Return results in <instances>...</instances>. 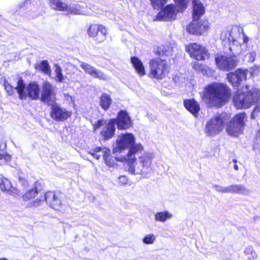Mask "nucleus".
Listing matches in <instances>:
<instances>
[{
	"mask_svg": "<svg viewBox=\"0 0 260 260\" xmlns=\"http://www.w3.org/2000/svg\"><path fill=\"white\" fill-rule=\"evenodd\" d=\"M126 149L128 151L126 156L125 170L133 175L146 176L151 170L153 154L145 153L139 156L137 159L136 155L142 151L144 147L141 143H136L135 137L132 133H126L118 136L113 152L121 153Z\"/></svg>",
	"mask_w": 260,
	"mask_h": 260,
	"instance_id": "1",
	"label": "nucleus"
},
{
	"mask_svg": "<svg viewBox=\"0 0 260 260\" xmlns=\"http://www.w3.org/2000/svg\"><path fill=\"white\" fill-rule=\"evenodd\" d=\"M230 95V89L226 84L213 82L205 88L202 99L209 107H220L226 103Z\"/></svg>",
	"mask_w": 260,
	"mask_h": 260,
	"instance_id": "2",
	"label": "nucleus"
},
{
	"mask_svg": "<svg viewBox=\"0 0 260 260\" xmlns=\"http://www.w3.org/2000/svg\"><path fill=\"white\" fill-rule=\"evenodd\" d=\"M233 102L238 109L248 108L252 105L255 107L251 113V118H255V114L260 112V92L257 88H253L247 92L240 93L239 91L234 95Z\"/></svg>",
	"mask_w": 260,
	"mask_h": 260,
	"instance_id": "3",
	"label": "nucleus"
},
{
	"mask_svg": "<svg viewBox=\"0 0 260 260\" xmlns=\"http://www.w3.org/2000/svg\"><path fill=\"white\" fill-rule=\"evenodd\" d=\"M176 5L171 4L162 7L156 16L159 21H170L175 20L179 12H182L187 8L189 0H173Z\"/></svg>",
	"mask_w": 260,
	"mask_h": 260,
	"instance_id": "4",
	"label": "nucleus"
},
{
	"mask_svg": "<svg viewBox=\"0 0 260 260\" xmlns=\"http://www.w3.org/2000/svg\"><path fill=\"white\" fill-rule=\"evenodd\" d=\"M16 89L21 100H26L27 98L36 100L39 97L40 88L36 82H31L26 86L23 80L19 79Z\"/></svg>",
	"mask_w": 260,
	"mask_h": 260,
	"instance_id": "5",
	"label": "nucleus"
},
{
	"mask_svg": "<svg viewBox=\"0 0 260 260\" xmlns=\"http://www.w3.org/2000/svg\"><path fill=\"white\" fill-rule=\"evenodd\" d=\"M247 116L245 112L235 115L226 124L228 134L233 137H238L241 134L245 126Z\"/></svg>",
	"mask_w": 260,
	"mask_h": 260,
	"instance_id": "6",
	"label": "nucleus"
},
{
	"mask_svg": "<svg viewBox=\"0 0 260 260\" xmlns=\"http://www.w3.org/2000/svg\"><path fill=\"white\" fill-rule=\"evenodd\" d=\"M231 48L232 46H240V44L234 39H231ZM231 53L222 51L216 53L214 55V59L216 65H237L239 61L238 57L233 52Z\"/></svg>",
	"mask_w": 260,
	"mask_h": 260,
	"instance_id": "7",
	"label": "nucleus"
},
{
	"mask_svg": "<svg viewBox=\"0 0 260 260\" xmlns=\"http://www.w3.org/2000/svg\"><path fill=\"white\" fill-rule=\"evenodd\" d=\"M228 118L225 114H219L209 119L206 123L205 133L208 136L220 133L223 128Z\"/></svg>",
	"mask_w": 260,
	"mask_h": 260,
	"instance_id": "8",
	"label": "nucleus"
},
{
	"mask_svg": "<svg viewBox=\"0 0 260 260\" xmlns=\"http://www.w3.org/2000/svg\"><path fill=\"white\" fill-rule=\"evenodd\" d=\"M94 131L103 127L100 131V135L105 140H108L114 137L115 133V124L114 120L110 119L108 120L104 119H99L93 124Z\"/></svg>",
	"mask_w": 260,
	"mask_h": 260,
	"instance_id": "9",
	"label": "nucleus"
},
{
	"mask_svg": "<svg viewBox=\"0 0 260 260\" xmlns=\"http://www.w3.org/2000/svg\"><path fill=\"white\" fill-rule=\"evenodd\" d=\"M50 6L54 9L66 11L74 15H85V8L79 4H72L69 5L62 2L60 0H49Z\"/></svg>",
	"mask_w": 260,
	"mask_h": 260,
	"instance_id": "10",
	"label": "nucleus"
},
{
	"mask_svg": "<svg viewBox=\"0 0 260 260\" xmlns=\"http://www.w3.org/2000/svg\"><path fill=\"white\" fill-rule=\"evenodd\" d=\"M185 50L191 57L198 61H205L209 58L208 50L206 47L197 43H190L186 45Z\"/></svg>",
	"mask_w": 260,
	"mask_h": 260,
	"instance_id": "11",
	"label": "nucleus"
},
{
	"mask_svg": "<svg viewBox=\"0 0 260 260\" xmlns=\"http://www.w3.org/2000/svg\"><path fill=\"white\" fill-rule=\"evenodd\" d=\"M112 119L114 120V123L119 130H126L133 126V121L126 110H120L116 118Z\"/></svg>",
	"mask_w": 260,
	"mask_h": 260,
	"instance_id": "12",
	"label": "nucleus"
},
{
	"mask_svg": "<svg viewBox=\"0 0 260 260\" xmlns=\"http://www.w3.org/2000/svg\"><path fill=\"white\" fill-rule=\"evenodd\" d=\"M50 105L51 106L50 117L53 120L56 121H63L70 117V113L55 102Z\"/></svg>",
	"mask_w": 260,
	"mask_h": 260,
	"instance_id": "13",
	"label": "nucleus"
},
{
	"mask_svg": "<svg viewBox=\"0 0 260 260\" xmlns=\"http://www.w3.org/2000/svg\"><path fill=\"white\" fill-rule=\"evenodd\" d=\"M54 87L48 82L45 81L42 85V92L41 100L42 102L50 105L55 103V93Z\"/></svg>",
	"mask_w": 260,
	"mask_h": 260,
	"instance_id": "14",
	"label": "nucleus"
},
{
	"mask_svg": "<svg viewBox=\"0 0 260 260\" xmlns=\"http://www.w3.org/2000/svg\"><path fill=\"white\" fill-rule=\"evenodd\" d=\"M209 23L206 21H194L186 26L187 31L193 35H201L207 31Z\"/></svg>",
	"mask_w": 260,
	"mask_h": 260,
	"instance_id": "15",
	"label": "nucleus"
},
{
	"mask_svg": "<svg viewBox=\"0 0 260 260\" xmlns=\"http://www.w3.org/2000/svg\"><path fill=\"white\" fill-rule=\"evenodd\" d=\"M154 52L158 57L151 59L149 65H167L166 57L169 55V50L165 46L160 45L154 49Z\"/></svg>",
	"mask_w": 260,
	"mask_h": 260,
	"instance_id": "16",
	"label": "nucleus"
},
{
	"mask_svg": "<svg viewBox=\"0 0 260 260\" xmlns=\"http://www.w3.org/2000/svg\"><path fill=\"white\" fill-rule=\"evenodd\" d=\"M247 70L238 69L235 72H231L227 75L229 82L234 87H238L240 83L246 79Z\"/></svg>",
	"mask_w": 260,
	"mask_h": 260,
	"instance_id": "17",
	"label": "nucleus"
},
{
	"mask_svg": "<svg viewBox=\"0 0 260 260\" xmlns=\"http://www.w3.org/2000/svg\"><path fill=\"white\" fill-rule=\"evenodd\" d=\"M101 152L103 154L105 162L107 165V166L112 167L114 162V160L111 158V151L109 149L105 147L102 148L100 147H97L93 149L92 151H91L89 153L95 158L99 159L101 156V154H99V153Z\"/></svg>",
	"mask_w": 260,
	"mask_h": 260,
	"instance_id": "18",
	"label": "nucleus"
},
{
	"mask_svg": "<svg viewBox=\"0 0 260 260\" xmlns=\"http://www.w3.org/2000/svg\"><path fill=\"white\" fill-rule=\"evenodd\" d=\"M47 204L52 208L57 210L61 205V202L53 191H48L43 198Z\"/></svg>",
	"mask_w": 260,
	"mask_h": 260,
	"instance_id": "19",
	"label": "nucleus"
},
{
	"mask_svg": "<svg viewBox=\"0 0 260 260\" xmlns=\"http://www.w3.org/2000/svg\"><path fill=\"white\" fill-rule=\"evenodd\" d=\"M0 188L2 190L7 191L13 195H18L19 193V191L12 185L10 180L2 174H0Z\"/></svg>",
	"mask_w": 260,
	"mask_h": 260,
	"instance_id": "20",
	"label": "nucleus"
},
{
	"mask_svg": "<svg viewBox=\"0 0 260 260\" xmlns=\"http://www.w3.org/2000/svg\"><path fill=\"white\" fill-rule=\"evenodd\" d=\"M166 66H150V76L157 79H162L168 73Z\"/></svg>",
	"mask_w": 260,
	"mask_h": 260,
	"instance_id": "21",
	"label": "nucleus"
},
{
	"mask_svg": "<svg viewBox=\"0 0 260 260\" xmlns=\"http://www.w3.org/2000/svg\"><path fill=\"white\" fill-rule=\"evenodd\" d=\"M193 10L192 18L193 20L198 21L200 17L205 13V8L202 3L199 0H192Z\"/></svg>",
	"mask_w": 260,
	"mask_h": 260,
	"instance_id": "22",
	"label": "nucleus"
},
{
	"mask_svg": "<svg viewBox=\"0 0 260 260\" xmlns=\"http://www.w3.org/2000/svg\"><path fill=\"white\" fill-rule=\"evenodd\" d=\"M185 108L194 116L197 117L200 110L199 103L194 99L184 100L183 102Z\"/></svg>",
	"mask_w": 260,
	"mask_h": 260,
	"instance_id": "23",
	"label": "nucleus"
},
{
	"mask_svg": "<svg viewBox=\"0 0 260 260\" xmlns=\"http://www.w3.org/2000/svg\"><path fill=\"white\" fill-rule=\"evenodd\" d=\"M85 72L88 74H90L94 78H97L100 79L107 80L108 79L106 75L102 72L97 70L92 66H81Z\"/></svg>",
	"mask_w": 260,
	"mask_h": 260,
	"instance_id": "24",
	"label": "nucleus"
},
{
	"mask_svg": "<svg viewBox=\"0 0 260 260\" xmlns=\"http://www.w3.org/2000/svg\"><path fill=\"white\" fill-rule=\"evenodd\" d=\"M99 101L100 105L104 111H107L109 109L112 102L110 96L106 93L102 94Z\"/></svg>",
	"mask_w": 260,
	"mask_h": 260,
	"instance_id": "25",
	"label": "nucleus"
},
{
	"mask_svg": "<svg viewBox=\"0 0 260 260\" xmlns=\"http://www.w3.org/2000/svg\"><path fill=\"white\" fill-rule=\"evenodd\" d=\"M32 2V0H25L23 2L20 3L18 5V7L21 9L26 8V9H28L27 14L26 16L28 17L29 19H34L36 17L38 14L31 15L30 13V11L33 8H34V6H31V4Z\"/></svg>",
	"mask_w": 260,
	"mask_h": 260,
	"instance_id": "26",
	"label": "nucleus"
},
{
	"mask_svg": "<svg viewBox=\"0 0 260 260\" xmlns=\"http://www.w3.org/2000/svg\"><path fill=\"white\" fill-rule=\"evenodd\" d=\"M154 217L155 221L165 222L168 219H171L172 217V215L169 212L165 211L157 212L155 214Z\"/></svg>",
	"mask_w": 260,
	"mask_h": 260,
	"instance_id": "27",
	"label": "nucleus"
},
{
	"mask_svg": "<svg viewBox=\"0 0 260 260\" xmlns=\"http://www.w3.org/2000/svg\"><path fill=\"white\" fill-rule=\"evenodd\" d=\"M220 37L223 42L229 43L230 46L229 50L232 52V48L231 46V39L233 37L232 36L231 31L229 29L223 30L221 34Z\"/></svg>",
	"mask_w": 260,
	"mask_h": 260,
	"instance_id": "28",
	"label": "nucleus"
},
{
	"mask_svg": "<svg viewBox=\"0 0 260 260\" xmlns=\"http://www.w3.org/2000/svg\"><path fill=\"white\" fill-rule=\"evenodd\" d=\"M37 184L38 183L36 182L35 185V187L32 188L27 191L23 196V199L24 201H26L32 198L36 197V196L38 194V190H37Z\"/></svg>",
	"mask_w": 260,
	"mask_h": 260,
	"instance_id": "29",
	"label": "nucleus"
},
{
	"mask_svg": "<svg viewBox=\"0 0 260 260\" xmlns=\"http://www.w3.org/2000/svg\"><path fill=\"white\" fill-rule=\"evenodd\" d=\"M244 253L247 256L248 260H254L257 257L256 252L251 246L247 247L245 249Z\"/></svg>",
	"mask_w": 260,
	"mask_h": 260,
	"instance_id": "30",
	"label": "nucleus"
},
{
	"mask_svg": "<svg viewBox=\"0 0 260 260\" xmlns=\"http://www.w3.org/2000/svg\"><path fill=\"white\" fill-rule=\"evenodd\" d=\"M253 149L260 154V131L256 133L253 141Z\"/></svg>",
	"mask_w": 260,
	"mask_h": 260,
	"instance_id": "31",
	"label": "nucleus"
},
{
	"mask_svg": "<svg viewBox=\"0 0 260 260\" xmlns=\"http://www.w3.org/2000/svg\"><path fill=\"white\" fill-rule=\"evenodd\" d=\"M99 30V26L98 24L91 25L88 29V34L90 37H94L98 35Z\"/></svg>",
	"mask_w": 260,
	"mask_h": 260,
	"instance_id": "32",
	"label": "nucleus"
},
{
	"mask_svg": "<svg viewBox=\"0 0 260 260\" xmlns=\"http://www.w3.org/2000/svg\"><path fill=\"white\" fill-rule=\"evenodd\" d=\"M156 240V237L153 234H148L143 238V242L145 244H152Z\"/></svg>",
	"mask_w": 260,
	"mask_h": 260,
	"instance_id": "33",
	"label": "nucleus"
},
{
	"mask_svg": "<svg viewBox=\"0 0 260 260\" xmlns=\"http://www.w3.org/2000/svg\"><path fill=\"white\" fill-rule=\"evenodd\" d=\"M4 86L8 95H12L14 93V90H16V87L14 88L6 80L4 81Z\"/></svg>",
	"mask_w": 260,
	"mask_h": 260,
	"instance_id": "34",
	"label": "nucleus"
},
{
	"mask_svg": "<svg viewBox=\"0 0 260 260\" xmlns=\"http://www.w3.org/2000/svg\"><path fill=\"white\" fill-rule=\"evenodd\" d=\"M199 67L204 75L210 77L213 76V71L209 69V66H197Z\"/></svg>",
	"mask_w": 260,
	"mask_h": 260,
	"instance_id": "35",
	"label": "nucleus"
},
{
	"mask_svg": "<svg viewBox=\"0 0 260 260\" xmlns=\"http://www.w3.org/2000/svg\"><path fill=\"white\" fill-rule=\"evenodd\" d=\"M150 2L154 8H155L162 7L167 3V0H150Z\"/></svg>",
	"mask_w": 260,
	"mask_h": 260,
	"instance_id": "36",
	"label": "nucleus"
},
{
	"mask_svg": "<svg viewBox=\"0 0 260 260\" xmlns=\"http://www.w3.org/2000/svg\"><path fill=\"white\" fill-rule=\"evenodd\" d=\"M237 190L238 194L245 195L249 193L248 190L242 184H237Z\"/></svg>",
	"mask_w": 260,
	"mask_h": 260,
	"instance_id": "37",
	"label": "nucleus"
},
{
	"mask_svg": "<svg viewBox=\"0 0 260 260\" xmlns=\"http://www.w3.org/2000/svg\"><path fill=\"white\" fill-rule=\"evenodd\" d=\"M55 72L56 74V77L57 78V81L59 82H62L63 80V77L62 74L61 73V70L60 68V66H55Z\"/></svg>",
	"mask_w": 260,
	"mask_h": 260,
	"instance_id": "38",
	"label": "nucleus"
},
{
	"mask_svg": "<svg viewBox=\"0 0 260 260\" xmlns=\"http://www.w3.org/2000/svg\"><path fill=\"white\" fill-rule=\"evenodd\" d=\"M213 187L218 192L228 193V186L224 187L217 184H213Z\"/></svg>",
	"mask_w": 260,
	"mask_h": 260,
	"instance_id": "39",
	"label": "nucleus"
},
{
	"mask_svg": "<svg viewBox=\"0 0 260 260\" xmlns=\"http://www.w3.org/2000/svg\"><path fill=\"white\" fill-rule=\"evenodd\" d=\"M256 56V53L255 51L251 52L248 53L246 56V59L247 58L249 63H252L254 60Z\"/></svg>",
	"mask_w": 260,
	"mask_h": 260,
	"instance_id": "40",
	"label": "nucleus"
},
{
	"mask_svg": "<svg viewBox=\"0 0 260 260\" xmlns=\"http://www.w3.org/2000/svg\"><path fill=\"white\" fill-rule=\"evenodd\" d=\"M37 69L41 70L46 75H50L51 74V69L50 66H36Z\"/></svg>",
	"mask_w": 260,
	"mask_h": 260,
	"instance_id": "41",
	"label": "nucleus"
},
{
	"mask_svg": "<svg viewBox=\"0 0 260 260\" xmlns=\"http://www.w3.org/2000/svg\"><path fill=\"white\" fill-rule=\"evenodd\" d=\"M99 33L101 34L103 36L102 40L101 41H102L103 40H104L105 39L106 36L107 34V29H106V27H104L103 25H99Z\"/></svg>",
	"mask_w": 260,
	"mask_h": 260,
	"instance_id": "42",
	"label": "nucleus"
},
{
	"mask_svg": "<svg viewBox=\"0 0 260 260\" xmlns=\"http://www.w3.org/2000/svg\"><path fill=\"white\" fill-rule=\"evenodd\" d=\"M135 71L140 76L145 75V69L144 66H133Z\"/></svg>",
	"mask_w": 260,
	"mask_h": 260,
	"instance_id": "43",
	"label": "nucleus"
},
{
	"mask_svg": "<svg viewBox=\"0 0 260 260\" xmlns=\"http://www.w3.org/2000/svg\"><path fill=\"white\" fill-rule=\"evenodd\" d=\"M237 184H234L228 186V193H237Z\"/></svg>",
	"mask_w": 260,
	"mask_h": 260,
	"instance_id": "44",
	"label": "nucleus"
},
{
	"mask_svg": "<svg viewBox=\"0 0 260 260\" xmlns=\"http://www.w3.org/2000/svg\"><path fill=\"white\" fill-rule=\"evenodd\" d=\"M131 61L132 65H143L142 61L136 56L132 57Z\"/></svg>",
	"mask_w": 260,
	"mask_h": 260,
	"instance_id": "45",
	"label": "nucleus"
},
{
	"mask_svg": "<svg viewBox=\"0 0 260 260\" xmlns=\"http://www.w3.org/2000/svg\"><path fill=\"white\" fill-rule=\"evenodd\" d=\"M119 182L122 184H125L127 182V179L125 176H121L118 178Z\"/></svg>",
	"mask_w": 260,
	"mask_h": 260,
	"instance_id": "46",
	"label": "nucleus"
},
{
	"mask_svg": "<svg viewBox=\"0 0 260 260\" xmlns=\"http://www.w3.org/2000/svg\"><path fill=\"white\" fill-rule=\"evenodd\" d=\"M243 43L247 44L249 41V37H247L245 33H243Z\"/></svg>",
	"mask_w": 260,
	"mask_h": 260,
	"instance_id": "47",
	"label": "nucleus"
},
{
	"mask_svg": "<svg viewBox=\"0 0 260 260\" xmlns=\"http://www.w3.org/2000/svg\"><path fill=\"white\" fill-rule=\"evenodd\" d=\"M35 65H49V63L47 60H43L41 61L40 63L39 64H36Z\"/></svg>",
	"mask_w": 260,
	"mask_h": 260,
	"instance_id": "48",
	"label": "nucleus"
},
{
	"mask_svg": "<svg viewBox=\"0 0 260 260\" xmlns=\"http://www.w3.org/2000/svg\"><path fill=\"white\" fill-rule=\"evenodd\" d=\"M43 200V199H37L36 201L34 202V206H38L40 204V202H42Z\"/></svg>",
	"mask_w": 260,
	"mask_h": 260,
	"instance_id": "49",
	"label": "nucleus"
},
{
	"mask_svg": "<svg viewBox=\"0 0 260 260\" xmlns=\"http://www.w3.org/2000/svg\"><path fill=\"white\" fill-rule=\"evenodd\" d=\"M229 67L230 66H218L219 69H220V70H226V69L227 68V69H228Z\"/></svg>",
	"mask_w": 260,
	"mask_h": 260,
	"instance_id": "50",
	"label": "nucleus"
},
{
	"mask_svg": "<svg viewBox=\"0 0 260 260\" xmlns=\"http://www.w3.org/2000/svg\"><path fill=\"white\" fill-rule=\"evenodd\" d=\"M19 181L21 183H23V185L25 186L26 185V181H25L24 179L20 178Z\"/></svg>",
	"mask_w": 260,
	"mask_h": 260,
	"instance_id": "51",
	"label": "nucleus"
},
{
	"mask_svg": "<svg viewBox=\"0 0 260 260\" xmlns=\"http://www.w3.org/2000/svg\"><path fill=\"white\" fill-rule=\"evenodd\" d=\"M234 168L236 171L238 170V165H236V164H235L234 166Z\"/></svg>",
	"mask_w": 260,
	"mask_h": 260,
	"instance_id": "52",
	"label": "nucleus"
},
{
	"mask_svg": "<svg viewBox=\"0 0 260 260\" xmlns=\"http://www.w3.org/2000/svg\"><path fill=\"white\" fill-rule=\"evenodd\" d=\"M0 260H9V259H8L7 258H6L5 257H2V258H0Z\"/></svg>",
	"mask_w": 260,
	"mask_h": 260,
	"instance_id": "53",
	"label": "nucleus"
},
{
	"mask_svg": "<svg viewBox=\"0 0 260 260\" xmlns=\"http://www.w3.org/2000/svg\"><path fill=\"white\" fill-rule=\"evenodd\" d=\"M233 162L235 163V164H236L237 160L235 159H233Z\"/></svg>",
	"mask_w": 260,
	"mask_h": 260,
	"instance_id": "54",
	"label": "nucleus"
},
{
	"mask_svg": "<svg viewBox=\"0 0 260 260\" xmlns=\"http://www.w3.org/2000/svg\"><path fill=\"white\" fill-rule=\"evenodd\" d=\"M196 67H197V66H193V68H194V70H196V69H197V68H196Z\"/></svg>",
	"mask_w": 260,
	"mask_h": 260,
	"instance_id": "55",
	"label": "nucleus"
},
{
	"mask_svg": "<svg viewBox=\"0 0 260 260\" xmlns=\"http://www.w3.org/2000/svg\"><path fill=\"white\" fill-rule=\"evenodd\" d=\"M2 158V154L0 153V159Z\"/></svg>",
	"mask_w": 260,
	"mask_h": 260,
	"instance_id": "56",
	"label": "nucleus"
},
{
	"mask_svg": "<svg viewBox=\"0 0 260 260\" xmlns=\"http://www.w3.org/2000/svg\"><path fill=\"white\" fill-rule=\"evenodd\" d=\"M81 65H86V66H88V64L86 63V64H82Z\"/></svg>",
	"mask_w": 260,
	"mask_h": 260,
	"instance_id": "57",
	"label": "nucleus"
},
{
	"mask_svg": "<svg viewBox=\"0 0 260 260\" xmlns=\"http://www.w3.org/2000/svg\"><path fill=\"white\" fill-rule=\"evenodd\" d=\"M248 86H246V88L247 89H248Z\"/></svg>",
	"mask_w": 260,
	"mask_h": 260,
	"instance_id": "58",
	"label": "nucleus"
},
{
	"mask_svg": "<svg viewBox=\"0 0 260 260\" xmlns=\"http://www.w3.org/2000/svg\"><path fill=\"white\" fill-rule=\"evenodd\" d=\"M194 65H196V64H194ZM197 65V66H199V64L198 63ZM200 65H202V64H201Z\"/></svg>",
	"mask_w": 260,
	"mask_h": 260,
	"instance_id": "59",
	"label": "nucleus"
}]
</instances>
